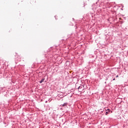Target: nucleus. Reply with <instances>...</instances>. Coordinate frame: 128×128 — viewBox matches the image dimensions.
<instances>
[{"label":"nucleus","mask_w":128,"mask_h":128,"mask_svg":"<svg viewBox=\"0 0 128 128\" xmlns=\"http://www.w3.org/2000/svg\"><path fill=\"white\" fill-rule=\"evenodd\" d=\"M67 104L66 103H64V104H61L60 105V106H67Z\"/></svg>","instance_id":"obj_1"},{"label":"nucleus","mask_w":128,"mask_h":128,"mask_svg":"<svg viewBox=\"0 0 128 128\" xmlns=\"http://www.w3.org/2000/svg\"><path fill=\"white\" fill-rule=\"evenodd\" d=\"M44 78L42 79L40 81V84H42L44 82Z\"/></svg>","instance_id":"obj_2"},{"label":"nucleus","mask_w":128,"mask_h":128,"mask_svg":"<svg viewBox=\"0 0 128 128\" xmlns=\"http://www.w3.org/2000/svg\"><path fill=\"white\" fill-rule=\"evenodd\" d=\"M108 114V112H106V114Z\"/></svg>","instance_id":"obj_3"},{"label":"nucleus","mask_w":128,"mask_h":128,"mask_svg":"<svg viewBox=\"0 0 128 128\" xmlns=\"http://www.w3.org/2000/svg\"><path fill=\"white\" fill-rule=\"evenodd\" d=\"M116 78H118V75H117V76H116Z\"/></svg>","instance_id":"obj_4"},{"label":"nucleus","mask_w":128,"mask_h":128,"mask_svg":"<svg viewBox=\"0 0 128 128\" xmlns=\"http://www.w3.org/2000/svg\"><path fill=\"white\" fill-rule=\"evenodd\" d=\"M116 80V78L113 79V80Z\"/></svg>","instance_id":"obj_5"}]
</instances>
